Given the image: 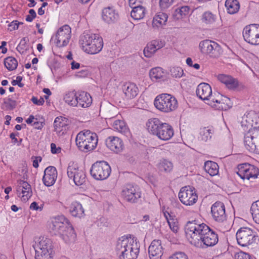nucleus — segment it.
Returning <instances> with one entry per match:
<instances>
[{
    "mask_svg": "<svg viewBox=\"0 0 259 259\" xmlns=\"http://www.w3.org/2000/svg\"><path fill=\"white\" fill-rule=\"evenodd\" d=\"M116 250L120 254V259H136L139 246L134 238L122 237L117 242Z\"/></svg>",
    "mask_w": 259,
    "mask_h": 259,
    "instance_id": "f257e3e1",
    "label": "nucleus"
},
{
    "mask_svg": "<svg viewBox=\"0 0 259 259\" xmlns=\"http://www.w3.org/2000/svg\"><path fill=\"white\" fill-rule=\"evenodd\" d=\"M146 125L148 131L160 140L167 141L174 136V130L171 126L168 123L162 122L158 118L149 119Z\"/></svg>",
    "mask_w": 259,
    "mask_h": 259,
    "instance_id": "f03ea898",
    "label": "nucleus"
},
{
    "mask_svg": "<svg viewBox=\"0 0 259 259\" xmlns=\"http://www.w3.org/2000/svg\"><path fill=\"white\" fill-rule=\"evenodd\" d=\"M98 140L96 134L87 130L81 131L78 133L75 142L78 149L87 153L95 149L98 144Z\"/></svg>",
    "mask_w": 259,
    "mask_h": 259,
    "instance_id": "7ed1b4c3",
    "label": "nucleus"
},
{
    "mask_svg": "<svg viewBox=\"0 0 259 259\" xmlns=\"http://www.w3.org/2000/svg\"><path fill=\"white\" fill-rule=\"evenodd\" d=\"M79 41L82 50L91 54L100 52L103 46L102 38L96 34H84L80 37Z\"/></svg>",
    "mask_w": 259,
    "mask_h": 259,
    "instance_id": "20e7f679",
    "label": "nucleus"
},
{
    "mask_svg": "<svg viewBox=\"0 0 259 259\" xmlns=\"http://www.w3.org/2000/svg\"><path fill=\"white\" fill-rule=\"evenodd\" d=\"M207 226L203 223L200 224L197 221H189L185 225V230L186 237L190 243L194 246H199L200 238Z\"/></svg>",
    "mask_w": 259,
    "mask_h": 259,
    "instance_id": "39448f33",
    "label": "nucleus"
},
{
    "mask_svg": "<svg viewBox=\"0 0 259 259\" xmlns=\"http://www.w3.org/2000/svg\"><path fill=\"white\" fill-rule=\"evenodd\" d=\"M35 259H52L53 245L51 239L44 237L37 238L33 244Z\"/></svg>",
    "mask_w": 259,
    "mask_h": 259,
    "instance_id": "423d86ee",
    "label": "nucleus"
},
{
    "mask_svg": "<svg viewBox=\"0 0 259 259\" xmlns=\"http://www.w3.org/2000/svg\"><path fill=\"white\" fill-rule=\"evenodd\" d=\"M154 106L159 111L168 113L177 108L178 102L175 97L171 95L161 94L155 98Z\"/></svg>",
    "mask_w": 259,
    "mask_h": 259,
    "instance_id": "0eeeda50",
    "label": "nucleus"
},
{
    "mask_svg": "<svg viewBox=\"0 0 259 259\" xmlns=\"http://www.w3.org/2000/svg\"><path fill=\"white\" fill-rule=\"evenodd\" d=\"M244 143L248 151L259 153V127L249 129L244 136Z\"/></svg>",
    "mask_w": 259,
    "mask_h": 259,
    "instance_id": "6e6552de",
    "label": "nucleus"
},
{
    "mask_svg": "<svg viewBox=\"0 0 259 259\" xmlns=\"http://www.w3.org/2000/svg\"><path fill=\"white\" fill-rule=\"evenodd\" d=\"M256 233L248 227H242L236 233V239L239 245L247 246L255 242Z\"/></svg>",
    "mask_w": 259,
    "mask_h": 259,
    "instance_id": "1a4fd4ad",
    "label": "nucleus"
},
{
    "mask_svg": "<svg viewBox=\"0 0 259 259\" xmlns=\"http://www.w3.org/2000/svg\"><path fill=\"white\" fill-rule=\"evenodd\" d=\"M90 172L92 176L95 179L103 180L109 176L111 168L108 163L105 161L97 162L93 164Z\"/></svg>",
    "mask_w": 259,
    "mask_h": 259,
    "instance_id": "9d476101",
    "label": "nucleus"
},
{
    "mask_svg": "<svg viewBox=\"0 0 259 259\" xmlns=\"http://www.w3.org/2000/svg\"><path fill=\"white\" fill-rule=\"evenodd\" d=\"M206 104L218 110H227L232 106L230 99L219 93H214L211 99Z\"/></svg>",
    "mask_w": 259,
    "mask_h": 259,
    "instance_id": "9b49d317",
    "label": "nucleus"
},
{
    "mask_svg": "<svg viewBox=\"0 0 259 259\" xmlns=\"http://www.w3.org/2000/svg\"><path fill=\"white\" fill-rule=\"evenodd\" d=\"M243 36L248 43L259 45V25L254 24L246 26L243 29Z\"/></svg>",
    "mask_w": 259,
    "mask_h": 259,
    "instance_id": "f8f14e48",
    "label": "nucleus"
},
{
    "mask_svg": "<svg viewBox=\"0 0 259 259\" xmlns=\"http://www.w3.org/2000/svg\"><path fill=\"white\" fill-rule=\"evenodd\" d=\"M70 37L71 28L68 25H65L58 29L52 39L54 38V42L57 47L61 48L68 44Z\"/></svg>",
    "mask_w": 259,
    "mask_h": 259,
    "instance_id": "ddd939ff",
    "label": "nucleus"
},
{
    "mask_svg": "<svg viewBox=\"0 0 259 259\" xmlns=\"http://www.w3.org/2000/svg\"><path fill=\"white\" fill-rule=\"evenodd\" d=\"M69 226L70 224L64 216H58L52 220L50 230L54 235H60Z\"/></svg>",
    "mask_w": 259,
    "mask_h": 259,
    "instance_id": "4468645a",
    "label": "nucleus"
},
{
    "mask_svg": "<svg viewBox=\"0 0 259 259\" xmlns=\"http://www.w3.org/2000/svg\"><path fill=\"white\" fill-rule=\"evenodd\" d=\"M199 240L200 244L195 246L203 248L204 246L209 247L215 245L218 242L219 239L218 235L207 226V229H205Z\"/></svg>",
    "mask_w": 259,
    "mask_h": 259,
    "instance_id": "2eb2a0df",
    "label": "nucleus"
},
{
    "mask_svg": "<svg viewBox=\"0 0 259 259\" xmlns=\"http://www.w3.org/2000/svg\"><path fill=\"white\" fill-rule=\"evenodd\" d=\"M237 174L242 179L253 180L257 178L259 169L254 165L243 163L238 166Z\"/></svg>",
    "mask_w": 259,
    "mask_h": 259,
    "instance_id": "dca6fc26",
    "label": "nucleus"
},
{
    "mask_svg": "<svg viewBox=\"0 0 259 259\" xmlns=\"http://www.w3.org/2000/svg\"><path fill=\"white\" fill-rule=\"evenodd\" d=\"M179 198L182 203L186 205H192L197 200V195L190 187H185L181 189Z\"/></svg>",
    "mask_w": 259,
    "mask_h": 259,
    "instance_id": "f3484780",
    "label": "nucleus"
},
{
    "mask_svg": "<svg viewBox=\"0 0 259 259\" xmlns=\"http://www.w3.org/2000/svg\"><path fill=\"white\" fill-rule=\"evenodd\" d=\"M67 175L70 179H72L77 186L82 185L85 181V175L84 171L79 169L75 164H72L67 168Z\"/></svg>",
    "mask_w": 259,
    "mask_h": 259,
    "instance_id": "a211bd4d",
    "label": "nucleus"
},
{
    "mask_svg": "<svg viewBox=\"0 0 259 259\" xmlns=\"http://www.w3.org/2000/svg\"><path fill=\"white\" fill-rule=\"evenodd\" d=\"M259 123V113L254 111H250L244 115L241 121V126L244 127V130L250 129L255 125Z\"/></svg>",
    "mask_w": 259,
    "mask_h": 259,
    "instance_id": "6ab92c4d",
    "label": "nucleus"
},
{
    "mask_svg": "<svg viewBox=\"0 0 259 259\" xmlns=\"http://www.w3.org/2000/svg\"><path fill=\"white\" fill-rule=\"evenodd\" d=\"M122 195L127 201L134 203L141 197L137 187L132 185H127L122 191Z\"/></svg>",
    "mask_w": 259,
    "mask_h": 259,
    "instance_id": "aec40b11",
    "label": "nucleus"
},
{
    "mask_svg": "<svg viewBox=\"0 0 259 259\" xmlns=\"http://www.w3.org/2000/svg\"><path fill=\"white\" fill-rule=\"evenodd\" d=\"M196 92L197 97L205 103L209 101L213 94L210 85L204 82L201 83L198 85Z\"/></svg>",
    "mask_w": 259,
    "mask_h": 259,
    "instance_id": "412c9836",
    "label": "nucleus"
},
{
    "mask_svg": "<svg viewBox=\"0 0 259 259\" xmlns=\"http://www.w3.org/2000/svg\"><path fill=\"white\" fill-rule=\"evenodd\" d=\"M213 218L218 222H223L226 220L225 205L221 202H216L211 208Z\"/></svg>",
    "mask_w": 259,
    "mask_h": 259,
    "instance_id": "4be33fe9",
    "label": "nucleus"
},
{
    "mask_svg": "<svg viewBox=\"0 0 259 259\" xmlns=\"http://www.w3.org/2000/svg\"><path fill=\"white\" fill-rule=\"evenodd\" d=\"M219 79L229 89L241 91L245 89L244 84L239 83L237 80L230 76L220 75L219 76Z\"/></svg>",
    "mask_w": 259,
    "mask_h": 259,
    "instance_id": "5701e85b",
    "label": "nucleus"
},
{
    "mask_svg": "<svg viewBox=\"0 0 259 259\" xmlns=\"http://www.w3.org/2000/svg\"><path fill=\"white\" fill-rule=\"evenodd\" d=\"M148 252L150 259H160L163 254L161 241L154 240L149 247Z\"/></svg>",
    "mask_w": 259,
    "mask_h": 259,
    "instance_id": "b1692460",
    "label": "nucleus"
},
{
    "mask_svg": "<svg viewBox=\"0 0 259 259\" xmlns=\"http://www.w3.org/2000/svg\"><path fill=\"white\" fill-rule=\"evenodd\" d=\"M17 191L19 196L23 198L24 200H28L32 194L31 186L23 180L18 181Z\"/></svg>",
    "mask_w": 259,
    "mask_h": 259,
    "instance_id": "393cba45",
    "label": "nucleus"
},
{
    "mask_svg": "<svg viewBox=\"0 0 259 259\" xmlns=\"http://www.w3.org/2000/svg\"><path fill=\"white\" fill-rule=\"evenodd\" d=\"M57 177V171L54 166H49L44 171L42 181L45 185L51 186L55 183Z\"/></svg>",
    "mask_w": 259,
    "mask_h": 259,
    "instance_id": "a878e982",
    "label": "nucleus"
},
{
    "mask_svg": "<svg viewBox=\"0 0 259 259\" xmlns=\"http://www.w3.org/2000/svg\"><path fill=\"white\" fill-rule=\"evenodd\" d=\"M106 144L111 151L116 153L121 152L124 147L122 141L114 136L108 137L106 140Z\"/></svg>",
    "mask_w": 259,
    "mask_h": 259,
    "instance_id": "bb28decb",
    "label": "nucleus"
},
{
    "mask_svg": "<svg viewBox=\"0 0 259 259\" xmlns=\"http://www.w3.org/2000/svg\"><path fill=\"white\" fill-rule=\"evenodd\" d=\"M100 111H102L105 119H112L119 114L118 108L114 105L108 103L101 105Z\"/></svg>",
    "mask_w": 259,
    "mask_h": 259,
    "instance_id": "cd10ccee",
    "label": "nucleus"
},
{
    "mask_svg": "<svg viewBox=\"0 0 259 259\" xmlns=\"http://www.w3.org/2000/svg\"><path fill=\"white\" fill-rule=\"evenodd\" d=\"M164 43L161 40H153L148 43L144 50V54L146 57L150 58L158 50L162 48Z\"/></svg>",
    "mask_w": 259,
    "mask_h": 259,
    "instance_id": "c85d7f7f",
    "label": "nucleus"
},
{
    "mask_svg": "<svg viewBox=\"0 0 259 259\" xmlns=\"http://www.w3.org/2000/svg\"><path fill=\"white\" fill-rule=\"evenodd\" d=\"M123 91L127 99L135 98L139 93V89L133 83H128L123 85Z\"/></svg>",
    "mask_w": 259,
    "mask_h": 259,
    "instance_id": "c756f323",
    "label": "nucleus"
},
{
    "mask_svg": "<svg viewBox=\"0 0 259 259\" xmlns=\"http://www.w3.org/2000/svg\"><path fill=\"white\" fill-rule=\"evenodd\" d=\"M77 106L87 108L91 105L92 99L90 95L84 92H78L77 97Z\"/></svg>",
    "mask_w": 259,
    "mask_h": 259,
    "instance_id": "7c9ffc66",
    "label": "nucleus"
},
{
    "mask_svg": "<svg viewBox=\"0 0 259 259\" xmlns=\"http://www.w3.org/2000/svg\"><path fill=\"white\" fill-rule=\"evenodd\" d=\"M69 212L74 217L81 218L85 215L84 210L82 205L77 202H73L70 206Z\"/></svg>",
    "mask_w": 259,
    "mask_h": 259,
    "instance_id": "2f4dec72",
    "label": "nucleus"
},
{
    "mask_svg": "<svg viewBox=\"0 0 259 259\" xmlns=\"http://www.w3.org/2000/svg\"><path fill=\"white\" fill-rule=\"evenodd\" d=\"M102 18L105 22L110 23L117 19L118 15L115 13L114 10L110 8H107L103 10Z\"/></svg>",
    "mask_w": 259,
    "mask_h": 259,
    "instance_id": "473e14b6",
    "label": "nucleus"
},
{
    "mask_svg": "<svg viewBox=\"0 0 259 259\" xmlns=\"http://www.w3.org/2000/svg\"><path fill=\"white\" fill-rule=\"evenodd\" d=\"M60 236L67 243H71L74 242L76 238V234L72 227L70 225Z\"/></svg>",
    "mask_w": 259,
    "mask_h": 259,
    "instance_id": "72a5a7b5",
    "label": "nucleus"
},
{
    "mask_svg": "<svg viewBox=\"0 0 259 259\" xmlns=\"http://www.w3.org/2000/svg\"><path fill=\"white\" fill-rule=\"evenodd\" d=\"M204 167L205 171L211 176H216L219 173V166L214 162L207 161L205 162Z\"/></svg>",
    "mask_w": 259,
    "mask_h": 259,
    "instance_id": "f704fd0d",
    "label": "nucleus"
},
{
    "mask_svg": "<svg viewBox=\"0 0 259 259\" xmlns=\"http://www.w3.org/2000/svg\"><path fill=\"white\" fill-rule=\"evenodd\" d=\"M168 16L164 13L160 12L157 14L153 18L152 25L156 27H159L165 25L167 21Z\"/></svg>",
    "mask_w": 259,
    "mask_h": 259,
    "instance_id": "c9c22d12",
    "label": "nucleus"
},
{
    "mask_svg": "<svg viewBox=\"0 0 259 259\" xmlns=\"http://www.w3.org/2000/svg\"><path fill=\"white\" fill-rule=\"evenodd\" d=\"M225 6L228 12L231 14L236 13L240 8V4L237 0H226Z\"/></svg>",
    "mask_w": 259,
    "mask_h": 259,
    "instance_id": "e433bc0d",
    "label": "nucleus"
},
{
    "mask_svg": "<svg viewBox=\"0 0 259 259\" xmlns=\"http://www.w3.org/2000/svg\"><path fill=\"white\" fill-rule=\"evenodd\" d=\"M158 170L162 172H169L172 169L173 164L166 159L161 160L157 164Z\"/></svg>",
    "mask_w": 259,
    "mask_h": 259,
    "instance_id": "4c0bfd02",
    "label": "nucleus"
},
{
    "mask_svg": "<svg viewBox=\"0 0 259 259\" xmlns=\"http://www.w3.org/2000/svg\"><path fill=\"white\" fill-rule=\"evenodd\" d=\"M145 14V8L141 5L134 7L131 13V17L135 20H140L143 18Z\"/></svg>",
    "mask_w": 259,
    "mask_h": 259,
    "instance_id": "58836bf2",
    "label": "nucleus"
},
{
    "mask_svg": "<svg viewBox=\"0 0 259 259\" xmlns=\"http://www.w3.org/2000/svg\"><path fill=\"white\" fill-rule=\"evenodd\" d=\"M77 94L74 92H68L64 97V100L68 105L72 106H77Z\"/></svg>",
    "mask_w": 259,
    "mask_h": 259,
    "instance_id": "ea45409f",
    "label": "nucleus"
},
{
    "mask_svg": "<svg viewBox=\"0 0 259 259\" xmlns=\"http://www.w3.org/2000/svg\"><path fill=\"white\" fill-rule=\"evenodd\" d=\"M114 129L121 133L125 134L128 132V127L122 119H117L115 120L112 124Z\"/></svg>",
    "mask_w": 259,
    "mask_h": 259,
    "instance_id": "a19ab883",
    "label": "nucleus"
},
{
    "mask_svg": "<svg viewBox=\"0 0 259 259\" xmlns=\"http://www.w3.org/2000/svg\"><path fill=\"white\" fill-rule=\"evenodd\" d=\"M149 75L151 79L156 81L159 79H164L165 74L162 68L156 67L150 70Z\"/></svg>",
    "mask_w": 259,
    "mask_h": 259,
    "instance_id": "79ce46f5",
    "label": "nucleus"
},
{
    "mask_svg": "<svg viewBox=\"0 0 259 259\" xmlns=\"http://www.w3.org/2000/svg\"><path fill=\"white\" fill-rule=\"evenodd\" d=\"M214 133V130L212 127H204L200 128V135L202 141H207L210 140Z\"/></svg>",
    "mask_w": 259,
    "mask_h": 259,
    "instance_id": "37998d69",
    "label": "nucleus"
},
{
    "mask_svg": "<svg viewBox=\"0 0 259 259\" xmlns=\"http://www.w3.org/2000/svg\"><path fill=\"white\" fill-rule=\"evenodd\" d=\"M214 42V41L207 39L201 41L199 44V48L201 52L203 54L208 55Z\"/></svg>",
    "mask_w": 259,
    "mask_h": 259,
    "instance_id": "c03bdc74",
    "label": "nucleus"
},
{
    "mask_svg": "<svg viewBox=\"0 0 259 259\" xmlns=\"http://www.w3.org/2000/svg\"><path fill=\"white\" fill-rule=\"evenodd\" d=\"M250 212L253 220L256 223L259 224V200L252 204Z\"/></svg>",
    "mask_w": 259,
    "mask_h": 259,
    "instance_id": "a18cd8bd",
    "label": "nucleus"
},
{
    "mask_svg": "<svg viewBox=\"0 0 259 259\" xmlns=\"http://www.w3.org/2000/svg\"><path fill=\"white\" fill-rule=\"evenodd\" d=\"M211 50L208 54V55L211 58H217L219 57L222 54L223 51L220 47L215 42L213 44Z\"/></svg>",
    "mask_w": 259,
    "mask_h": 259,
    "instance_id": "49530a36",
    "label": "nucleus"
},
{
    "mask_svg": "<svg viewBox=\"0 0 259 259\" xmlns=\"http://www.w3.org/2000/svg\"><path fill=\"white\" fill-rule=\"evenodd\" d=\"M67 119L65 117L60 116L56 118L54 121V127L57 132H60L62 130L61 128L65 126L67 124Z\"/></svg>",
    "mask_w": 259,
    "mask_h": 259,
    "instance_id": "de8ad7c7",
    "label": "nucleus"
},
{
    "mask_svg": "<svg viewBox=\"0 0 259 259\" xmlns=\"http://www.w3.org/2000/svg\"><path fill=\"white\" fill-rule=\"evenodd\" d=\"M5 67L10 71L15 70L18 65L16 59L13 57H9L5 59L4 61Z\"/></svg>",
    "mask_w": 259,
    "mask_h": 259,
    "instance_id": "09e8293b",
    "label": "nucleus"
},
{
    "mask_svg": "<svg viewBox=\"0 0 259 259\" xmlns=\"http://www.w3.org/2000/svg\"><path fill=\"white\" fill-rule=\"evenodd\" d=\"M202 21L206 24H211L215 21V17L211 13L206 12L202 15Z\"/></svg>",
    "mask_w": 259,
    "mask_h": 259,
    "instance_id": "8fccbe9b",
    "label": "nucleus"
},
{
    "mask_svg": "<svg viewBox=\"0 0 259 259\" xmlns=\"http://www.w3.org/2000/svg\"><path fill=\"white\" fill-rule=\"evenodd\" d=\"M170 72L171 75L175 78H180L184 74L183 70L179 67H172Z\"/></svg>",
    "mask_w": 259,
    "mask_h": 259,
    "instance_id": "3c124183",
    "label": "nucleus"
},
{
    "mask_svg": "<svg viewBox=\"0 0 259 259\" xmlns=\"http://www.w3.org/2000/svg\"><path fill=\"white\" fill-rule=\"evenodd\" d=\"M168 224L170 230L174 233H176L178 232L179 229L178 222L177 219L170 218L168 220Z\"/></svg>",
    "mask_w": 259,
    "mask_h": 259,
    "instance_id": "603ef678",
    "label": "nucleus"
},
{
    "mask_svg": "<svg viewBox=\"0 0 259 259\" xmlns=\"http://www.w3.org/2000/svg\"><path fill=\"white\" fill-rule=\"evenodd\" d=\"M189 7L188 6H183L176 10V15L178 18H183L187 15L189 11Z\"/></svg>",
    "mask_w": 259,
    "mask_h": 259,
    "instance_id": "864d4df0",
    "label": "nucleus"
},
{
    "mask_svg": "<svg viewBox=\"0 0 259 259\" xmlns=\"http://www.w3.org/2000/svg\"><path fill=\"white\" fill-rule=\"evenodd\" d=\"M29 39L27 37H23L20 41L19 44L17 47V50L19 52L23 53L25 50H27V42H28Z\"/></svg>",
    "mask_w": 259,
    "mask_h": 259,
    "instance_id": "5fc2aeb1",
    "label": "nucleus"
},
{
    "mask_svg": "<svg viewBox=\"0 0 259 259\" xmlns=\"http://www.w3.org/2000/svg\"><path fill=\"white\" fill-rule=\"evenodd\" d=\"M174 0H159V6L161 10L169 8L173 4Z\"/></svg>",
    "mask_w": 259,
    "mask_h": 259,
    "instance_id": "6e6d98bb",
    "label": "nucleus"
},
{
    "mask_svg": "<svg viewBox=\"0 0 259 259\" xmlns=\"http://www.w3.org/2000/svg\"><path fill=\"white\" fill-rule=\"evenodd\" d=\"M95 224L97 226L100 228H102L104 227H107L108 226V222L107 219L104 217H100L99 219H98Z\"/></svg>",
    "mask_w": 259,
    "mask_h": 259,
    "instance_id": "4d7b16f0",
    "label": "nucleus"
},
{
    "mask_svg": "<svg viewBox=\"0 0 259 259\" xmlns=\"http://www.w3.org/2000/svg\"><path fill=\"white\" fill-rule=\"evenodd\" d=\"M235 259H253V258L248 253L244 252H240L235 255Z\"/></svg>",
    "mask_w": 259,
    "mask_h": 259,
    "instance_id": "13d9d810",
    "label": "nucleus"
},
{
    "mask_svg": "<svg viewBox=\"0 0 259 259\" xmlns=\"http://www.w3.org/2000/svg\"><path fill=\"white\" fill-rule=\"evenodd\" d=\"M168 259H188L187 255L183 252H177L169 257Z\"/></svg>",
    "mask_w": 259,
    "mask_h": 259,
    "instance_id": "bf43d9fd",
    "label": "nucleus"
},
{
    "mask_svg": "<svg viewBox=\"0 0 259 259\" xmlns=\"http://www.w3.org/2000/svg\"><path fill=\"white\" fill-rule=\"evenodd\" d=\"M19 25V22L17 21H12L9 25L8 29L10 31H13L15 30H17L18 28Z\"/></svg>",
    "mask_w": 259,
    "mask_h": 259,
    "instance_id": "052dcab7",
    "label": "nucleus"
},
{
    "mask_svg": "<svg viewBox=\"0 0 259 259\" xmlns=\"http://www.w3.org/2000/svg\"><path fill=\"white\" fill-rule=\"evenodd\" d=\"M31 101L35 105L38 106L42 105L45 102L44 98H40L39 99H38L35 97H32V98H31Z\"/></svg>",
    "mask_w": 259,
    "mask_h": 259,
    "instance_id": "680f3d73",
    "label": "nucleus"
},
{
    "mask_svg": "<svg viewBox=\"0 0 259 259\" xmlns=\"http://www.w3.org/2000/svg\"><path fill=\"white\" fill-rule=\"evenodd\" d=\"M51 152L53 154L59 153L61 152V148L59 147H57L56 144L54 143L51 144Z\"/></svg>",
    "mask_w": 259,
    "mask_h": 259,
    "instance_id": "e2e57ef3",
    "label": "nucleus"
},
{
    "mask_svg": "<svg viewBox=\"0 0 259 259\" xmlns=\"http://www.w3.org/2000/svg\"><path fill=\"white\" fill-rule=\"evenodd\" d=\"M128 3L130 6L133 9L135 7L141 5V0H129Z\"/></svg>",
    "mask_w": 259,
    "mask_h": 259,
    "instance_id": "0e129e2a",
    "label": "nucleus"
},
{
    "mask_svg": "<svg viewBox=\"0 0 259 259\" xmlns=\"http://www.w3.org/2000/svg\"><path fill=\"white\" fill-rule=\"evenodd\" d=\"M44 120L42 119L41 121H39L37 122H34L32 125L34 126L35 128L41 129L44 126Z\"/></svg>",
    "mask_w": 259,
    "mask_h": 259,
    "instance_id": "69168bd1",
    "label": "nucleus"
},
{
    "mask_svg": "<svg viewBox=\"0 0 259 259\" xmlns=\"http://www.w3.org/2000/svg\"><path fill=\"white\" fill-rule=\"evenodd\" d=\"M30 208L31 209L35 210H41V207L38 206V204L36 202H33L31 204V205L30 206Z\"/></svg>",
    "mask_w": 259,
    "mask_h": 259,
    "instance_id": "338daca9",
    "label": "nucleus"
},
{
    "mask_svg": "<svg viewBox=\"0 0 259 259\" xmlns=\"http://www.w3.org/2000/svg\"><path fill=\"white\" fill-rule=\"evenodd\" d=\"M5 103L7 104L10 109H13L15 106V102L11 100H9L8 102H5Z\"/></svg>",
    "mask_w": 259,
    "mask_h": 259,
    "instance_id": "774afa93",
    "label": "nucleus"
}]
</instances>
